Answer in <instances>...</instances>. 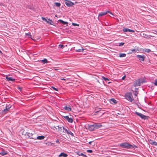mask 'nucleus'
Returning <instances> with one entry per match:
<instances>
[{"label": "nucleus", "mask_w": 157, "mask_h": 157, "mask_svg": "<svg viewBox=\"0 0 157 157\" xmlns=\"http://www.w3.org/2000/svg\"><path fill=\"white\" fill-rule=\"evenodd\" d=\"M47 20L48 19H46L45 18V19L44 20L46 22L47 21Z\"/></svg>", "instance_id": "a18cd8bd"}, {"label": "nucleus", "mask_w": 157, "mask_h": 157, "mask_svg": "<svg viewBox=\"0 0 157 157\" xmlns=\"http://www.w3.org/2000/svg\"><path fill=\"white\" fill-rule=\"evenodd\" d=\"M135 113L137 115L139 116L142 119H143L144 120H146V119H147V116L144 115V114H142V113H140L136 112H135Z\"/></svg>", "instance_id": "20e7f679"}, {"label": "nucleus", "mask_w": 157, "mask_h": 157, "mask_svg": "<svg viewBox=\"0 0 157 157\" xmlns=\"http://www.w3.org/2000/svg\"><path fill=\"white\" fill-rule=\"evenodd\" d=\"M125 75L122 78V80H124V78H125Z\"/></svg>", "instance_id": "37998d69"}, {"label": "nucleus", "mask_w": 157, "mask_h": 157, "mask_svg": "<svg viewBox=\"0 0 157 157\" xmlns=\"http://www.w3.org/2000/svg\"><path fill=\"white\" fill-rule=\"evenodd\" d=\"M64 47V46L62 44H59L58 45V48H63Z\"/></svg>", "instance_id": "2f4dec72"}, {"label": "nucleus", "mask_w": 157, "mask_h": 157, "mask_svg": "<svg viewBox=\"0 0 157 157\" xmlns=\"http://www.w3.org/2000/svg\"><path fill=\"white\" fill-rule=\"evenodd\" d=\"M57 127L58 128L59 130L60 131H61L63 130V127H59V126H58Z\"/></svg>", "instance_id": "c756f323"}, {"label": "nucleus", "mask_w": 157, "mask_h": 157, "mask_svg": "<svg viewBox=\"0 0 157 157\" xmlns=\"http://www.w3.org/2000/svg\"><path fill=\"white\" fill-rule=\"evenodd\" d=\"M72 25L74 26H78L79 25L75 23H72Z\"/></svg>", "instance_id": "ea45409f"}, {"label": "nucleus", "mask_w": 157, "mask_h": 157, "mask_svg": "<svg viewBox=\"0 0 157 157\" xmlns=\"http://www.w3.org/2000/svg\"><path fill=\"white\" fill-rule=\"evenodd\" d=\"M137 148V147L135 145H131V148Z\"/></svg>", "instance_id": "e433bc0d"}, {"label": "nucleus", "mask_w": 157, "mask_h": 157, "mask_svg": "<svg viewBox=\"0 0 157 157\" xmlns=\"http://www.w3.org/2000/svg\"><path fill=\"white\" fill-rule=\"evenodd\" d=\"M84 49H83V48L82 47H81V49H76L75 51L77 52H83L84 50Z\"/></svg>", "instance_id": "4be33fe9"}, {"label": "nucleus", "mask_w": 157, "mask_h": 157, "mask_svg": "<svg viewBox=\"0 0 157 157\" xmlns=\"http://www.w3.org/2000/svg\"><path fill=\"white\" fill-rule=\"evenodd\" d=\"M25 35L27 36H28V37L29 38H31V37L32 36V35L30 34V33H25Z\"/></svg>", "instance_id": "bb28decb"}, {"label": "nucleus", "mask_w": 157, "mask_h": 157, "mask_svg": "<svg viewBox=\"0 0 157 157\" xmlns=\"http://www.w3.org/2000/svg\"><path fill=\"white\" fill-rule=\"evenodd\" d=\"M93 124L94 130L98 129L102 127V125L100 123H94Z\"/></svg>", "instance_id": "0eeeda50"}, {"label": "nucleus", "mask_w": 157, "mask_h": 157, "mask_svg": "<svg viewBox=\"0 0 157 157\" xmlns=\"http://www.w3.org/2000/svg\"><path fill=\"white\" fill-rule=\"evenodd\" d=\"M134 51H135V50L134 49L132 50V52H133Z\"/></svg>", "instance_id": "49530a36"}, {"label": "nucleus", "mask_w": 157, "mask_h": 157, "mask_svg": "<svg viewBox=\"0 0 157 157\" xmlns=\"http://www.w3.org/2000/svg\"><path fill=\"white\" fill-rule=\"evenodd\" d=\"M59 157H67V155L66 153H65L63 152L61 153L59 155Z\"/></svg>", "instance_id": "f3484780"}, {"label": "nucleus", "mask_w": 157, "mask_h": 157, "mask_svg": "<svg viewBox=\"0 0 157 157\" xmlns=\"http://www.w3.org/2000/svg\"><path fill=\"white\" fill-rule=\"evenodd\" d=\"M134 94L136 96H137V94L136 93H135Z\"/></svg>", "instance_id": "8fccbe9b"}, {"label": "nucleus", "mask_w": 157, "mask_h": 157, "mask_svg": "<svg viewBox=\"0 0 157 157\" xmlns=\"http://www.w3.org/2000/svg\"><path fill=\"white\" fill-rule=\"evenodd\" d=\"M78 155L79 156H82L84 157H87V156L86 155L84 154H83L82 153H81L80 152H78Z\"/></svg>", "instance_id": "b1692460"}, {"label": "nucleus", "mask_w": 157, "mask_h": 157, "mask_svg": "<svg viewBox=\"0 0 157 157\" xmlns=\"http://www.w3.org/2000/svg\"><path fill=\"white\" fill-rule=\"evenodd\" d=\"M58 21H59L61 23H62L63 25H66L68 23L67 22H66V21H63V20H61V19L59 20Z\"/></svg>", "instance_id": "aec40b11"}, {"label": "nucleus", "mask_w": 157, "mask_h": 157, "mask_svg": "<svg viewBox=\"0 0 157 157\" xmlns=\"http://www.w3.org/2000/svg\"><path fill=\"white\" fill-rule=\"evenodd\" d=\"M110 102L111 103L116 104L117 103V101L114 98H111L110 99Z\"/></svg>", "instance_id": "6ab92c4d"}, {"label": "nucleus", "mask_w": 157, "mask_h": 157, "mask_svg": "<svg viewBox=\"0 0 157 157\" xmlns=\"http://www.w3.org/2000/svg\"><path fill=\"white\" fill-rule=\"evenodd\" d=\"M2 53V52L0 50V55Z\"/></svg>", "instance_id": "3c124183"}, {"label": "nucleus", "mask_w": 157, "mask_h": 157, "mask_svg": "<svg viewBox=\"0 0 157 157\" xmlns=\"http://www.w3.org/2000/svg\"><path fill=\"white\" fill-rule=\"evenodd\" d=\"M87 128L89 130L91 131H94V124H90L87 125Z\"/></svg>", "instance_id": "423d86ee"}, {"label": "nucleus", "mask_w": 157, "mask_h": 157, "mask_svg": "<svg viewBox=\"0 0 157 157\" xmlns=\"http://www.w3.org/2000/svg\"><path fill=\"white\" fill-rule=\"evenodd\" d=\"M120 146L122 148L126 149L131 148V145L127 142L121 143Z\"/></svg>", "instance_id": "f03ea898"}, {"label": "nucleus", "mask_w": 157, "mask_h": 157, "mask_svg": "<svg viewBox=\"0 0 157 157\" xmlns=\"http://www.w3.org/2000/svg\"><path fill=\"white\" fill-rule=\"evenodd\" d=\"M124 44V43H122V42L120 43H119V46H122Z\"/></svg>", "instance_id": "4c0bfd02"}, {"label": "nucleus", "mask_w": 157, "mask_h": 157, "mask_svg": "<svg viewBox=\"0 0 157 157\" xmlns=\"http://www.w3.org/2000/svg\"><path fill=\"white\" fill-rule=\"evenodd\" d=\"M151 142H150V144L152 145H154L155 146L157 145V143L155 141H153L151 140H150Z\"/></svg>", "instance_id": "a211bd4d"}, {"label": "nucleus", "mask_w": 157, "mask_h": 157, "mask_svg": "<svg viewBox=\"0 0 157 157\" xmlns=\"http://www.w3.org/2000/svg\"><path fill=\"white\" fill-rule=\"evenodd\" d=\"M56 142L57 143H58V144H59V140L57 139L56 141Z\"/></svg>", "instance_id": "79ce46f5"}, {"label": "nucleus", "mask_w": 157, "mask_h": 157, "mask_svg": "<svg viewBox=\"0 0 157 157\" xmlns=\"http://www.w3.org/2000/svg\"><path fill=\"white\" fill-rule=\"evenodd\" d=\"M123 30L124 32H130L134 33V31L133 30L127 28H124L123 29Z\"/></svg>", "instance_id": "f8f14e48"}, {"label": "nucleus", "mask_w": 157, "mask_h": 157, "mask_svg": "<svg viewBox=\"0 0 157 157\" xmlns=\"http://www.w3.org/2000/svg\"><path fill=\"white\" fill-rule=\"evenodd\" d=\"M102 78L105 81H106L107 80H109V79L108 78L105 77H102Z\"/></svg>", "instance_id": "473e14b6"}, {"label": "nucleus", "mask_w": 157, "mask_h": 157, "mask_svg": "<svg viewBox=\"0 0 157 157\" xmlns=\"http://www.w3.org/2000/svg\"><path fill=\"white\" fill-rule=\"evenodd\" d=\"M11 107V106L10 107H7V106H6V108L5 109H4L3 110V112H6L7 111H8L9 109L10 108V107Z\"/></svg>", "instance_id": "a878e982"}, {"label": "nucleus", "mask_w": 157, "mask_h": 157, "mask_svg": "<svg viewBox=\"0 0 157 157\" xmlns=\"http://www.w3.org/2000/svg\"><path fill=\"white\" fill-rule=\"evenodd\" d=\"M52 88L53 89H54V90H56V91H58V89L56 88H55V87H53V86H52Z\"/></svg>", "instance_id": "a19ab883"}, {"label": "nucleus", "mask_w": 157, "mask_h": 157, "mask_svg": "<svg viewBox=\"0 0 157 157\" xmlns=\"http://www.w3.org/2000/svg\"><path fill=\"white\" fill-rule=\"evenodd\" d=\"M154 81H155V82L154 83V85L155 86H157V78L155 79Z\"/></svg>", "instance_id": "f704fd0d"}, {"label": "nucleus", "mask_w": 157, "mask_h": 157, "mask_svg": "<svg viewBox=\"0 0 157 157\" xmlns=\"http://www.w3.org/2000/svg\"><path fill=\"white\" fill-rule=\"evenodd\" d=\"M41 18L43 20H44L45 19V18L43 17H42Z\"/></svg>", "instance_id": "de8ad7c7"}, {"label": "nucleus", "mask_w": 157, "mask_h": 157, "mask_svg": "<svg viewBox=\"0 0 157 157\" xmlns=\"http://www.w3.org/2000/svg\"><path fill=\"white\" fill-rule=\"evenodd\" d=\"M63 130H64L65 131V132H66L67 133V132L69 131V130H68L67 129L65 128L64 127H63Z\"/></svg>", "instance_id": "c9c22d12"}, {"label": "nucleus", "mask_w": 157, "mask_h": 157, "mask_svg": "<svg viewBox=\"0 0 157 157\" xmlns=\"http://www.w3.org/2000/svg\"><path fill=\"white\" fill-rule=\"evenodd\" d=\"M107 13H109L113 15V14L111 12L109 11H106L102 12L100 13L99 14L98 16L100 17V16H103V15H106V14H107Z\"/></svg>", "instance_id": "6e6552de"}, {"label": "nucleus", "mask_w": 157, "mask_h": 157, "mask_svg": "<svg viewBox=\"0 0 157 157\" xmlns=\"http://www.w3.org/2000/svg\"><path fill=\"white\" fill-rule=\"evenodd\" d=\"M67 134H70L72 136H74L73 133L70 131H69L67 132Z\"/></svg>", "instance_id": "c85d7f7f"}, {"label": "nucleus", "mask_w": 157, "mask_h": 157, "mask_svg": "<svg viewBox=\"0 0 157 157\" xmlns=\"http://www.w3.org/2000/svg\"><path fill=\"white\" fill-rule=\"evenodd\" d=\"M151 51V50L150 49H146L145 50V52H149Z\"/></svg>", "instance_id": "72a5a7b5"}, {"label": "nucleus", "mask_w": 157, "mask_h": 157, "mask_svg": "<svg viewBox=\"0 0 157 157\" xmlns=\"http://www.w3.org/2000/svg\"><path fill=\"white\" fill-rule=\"evenodd\" d=\"M153 33L154 34H156V33Z\"/></svg>", "instance_id": "864d4df0"}, {"label": "nucleus", "mask_w": 157, "mask_h": 157, "mask_svg": "<svg viewBox=\"0 0 157 157\" xmlns=\"http://www.w3.org/2000/svg\"><path fill=\"white\" fill-rule=\"evenodd\" d=\"M8 152L7 151L2 150L0 151V154L2 156H4L7 154Z\"/></svg>", "instance_id": "ddd939ff"}, {"label": "nucleus", "mask_w": 157, "mask_h": 157, "mask_svg": "<svg viewBox=\"0 0 157 157\" xmlns=\"http://www.w3.org/2000/svg\"><path fill=\"white\" fill-rule=\"evenodd\" d=\"M35 134L30 133L29 132H26L25 133V135H26L28 136V137L33 139L36 140V136H34Z\"/></svg>", "instance_id": "7ed1b4c3"}, {"label": "nucleus", "mask_w": 157, "mask_h": 157, "mask_svg": "<svg viewBox=\"0 0 157 157\" xmlns=\"http://www.w3.org/2000/svg\"><path fill=\"white\" fill-rule=\"evenodd\" d=\"M93 142V141H90V142H89V144H90L91 145V144Z\"/></svg>", "instance_id": "c03bdc74"}, {"label": "nucleus", "mask_w": 157, "mask_h": 157, "mask_svg": "<svg viewBox=\"0 0 157 157\" xmlns=\"http://www.w3.org/2000/svg\"><path fill=\"white\" fill-rule=\"evenodd\" d=\"M55 4L57 7H59L61 5L60 3L59 2H55Z\"/></svg>", "instance_id": "7c9ffc66"}, {"label": "nucleus", "mask_w": 157, "mask_h": 157, "mask_svg": "<svg viewBox=\"0 0 157 157\" xmlns=\"http://www.w3.org/2000/svg\"><path fill=\"white\" fill-rule=\"evenodd\" d=\"M63 109L68 111H71V109L70 107V106H69V105H68L67 106H65L63 107Z\"/></svg>", "instance_id": "2eb2a0df"}, {"label": "nucleus", "mask_w": 157, "mask_h": 157, "mask_svg": "<svg viewBox=\"0 0 157 157\" xmlns=\"http://www.w3.org/2000/svg\"><path fill=\"white\" fill-rule=\"evenodd\" d=\"M141 36L143 37L149 39H151V37H154V36L148 35L144 33H143L141 35Z\"/></svg>", "instance_id": "9d476101"}, {"label": "nucleus", "mask_w": 157, "mask_h": 157, "mask_svg": "<svg viewBox=\"0 0 157 157\" xmlns=\"http://www.w3.org/2000/svg\"><path fill=\"white\" fill-rule=\"evenodd\" d=\"M125 97L126 99L131 102H132L134 100L132 93L131 92H128L125 94Z\"/></svg>", "instance_id": "f257e3e1"}, {"label": "nucleus", "mask_w": 157, "mask_h": 157, "mask_svg": "<svg viewBox=\"0 0 157 157\" xmlns=\"http://www.w3.org/2000/svg\"><path fill=\"white\" fill-rule=\"evenodd\" d=\"M136 57L139 59L140 61L141 62L144 61V59L145 58V56L144 55H137Z\"/></svg>", "instance_id": "39448f33"}, {"label": "nucleus", "mask_w": 157, "mask_h": 157, "mask_svg": "<svg viewBox=\"0 0 157 157\" xmlns=\"http://www.w3.org/2000/svg\"><path fill=\"white\" fill-rule=\"evenodd\" d=\"M155 32L157 33V32L155 31Z\"/></svg>", "instance_id": "5fc2aeb1"}, {"label": "nucleus", "mask_w": 157, "mask_h": 157, "mask_svg": "<svg viewBox=\"0 0 157 157\" xmlns=\"http://www.w3.org/2000/svg\"><path fill=\"white\" fill-rule=\"evenodd\" d=\"M110 83V82H108V83Z\"/></svg>", "instance_id": "603ef678"}, {"label": "nucleus", "mask_w": 157, "mask_h": 157, "mask_svg": "<svg viewBox=\"0 0 157 157\" xmlns=\"http://www.w3.org/2000/svg\"><path fill=\"white\" fill-rule=\"evenodd\" d=\"M126 54L124 53H121L119 54L120 57H124L126 56Z\"/></svg>", "instance_id": "412c9836"}, {"label": "nucleus", "mask_w": 157, "mask_h": 157, "mask_svg": "<svg viewBox=\"0 0 157 157\" xmlns=\"http://www.w3.org/2000/svg\"><path fill=\"white\" fill-rule=\"evenodd\" d=\"M6 79L7 81H14L15 80V79L13 78L12 77H8V76L6 75Z\"/></svg>", "instance_id": "4468645a"}, {"label": "nucleus", "mask_w": 157, "mask_h": 157, "mask_svg": "<svg viewBox=\"0 0 157 157\" xmlns=\"http://www.w3.org/2000/svg\"><path fill=\"white\" fill-rule=\"evenodd\" d=\"M87 152L89 153H91L93 151L91 150H87Z\"/></svg>", "instance_id": "58836bf2"}, {"label": "nucleus", "mask_w": 157, "mask_h": 157, "mask_svg": "<svg viewBox=\"0 0 157 157\" xmlns=\"http://www.w3.org/2000/svg\"><path fill=\"white\" fill-rule=\"evenodd\" d=\"M65 3L67 6H71L74 5L73 2L68 0H65Z\"/></svg>", "instance_id": "1a4fd4ad"}, {"label": "nucleus", "mask_w": 157, "mask_h": 157, "mask_svg": "<svg viewBox=\"0 0 157 157\" xmlns=\"http://www.w3.org/2000/svg\"><path fill=\"white\" fill-rule=\"evenodd\" d=\"M46 22L50 25H53V24L52 23V20L50 19H48L47 21H46Z\"/></svg>", "instance_id": "5701e85b"}, {"label": "nucleus", "mask_w": 157, "mask_h": 157, "mask_svg": "<svg viewBox=\"0 0 157 157\" xmlns=\"http://www.w3.org/2000/svg\"><path fill=\"white\" fill-rule=\"evenodd\" d=\"M64 117L66 120L68 122L71 123H72L73 121V120L72 118H70L68 116H64Z\"/></svg>", "instance_id": "9b49d317"}, {"label": "nucleus", "mask_w": 157, "mask_h": 157, "mask_svg": "<svg viewBox=\"0 0 157 157\" xmlns=\"http://www.w3.org/2000/svg\"><path fill=\"white\" fill-rule=\"evenodd\" d=\"M45 138V136H39L37 137H36V140H43Z\"/></svg>", "instance_id": "dca6fc26"}, {"label": "nucleus", "mask_w": 157, "mask_h": 157, "mask_svg": "<svg viewBox=\"0 0 157 157\" xmlns=\"http://www.w3.org/2000/svg\"><path fill=\"white\" fill-rule=\"evenodd\" d=\"M61 80H65L66 79L64 78H62L61 79Z\"/></svg>", "instance_id": "09e8293b"}, {"label": "nucleus", "mask_w": 157, "mask_h": 157, "mask_svg": "<svg viewBox=\"0 0 157 157\" xmlns=\"http://www.w3.org/2000/svg\"><path fill=\"white\" fill-rule=\"evenodd\" d=\"M41 62L43 63H47L48 62V60L46 59H44L41 60Z\"/></svg>", "instance_id": "393cba45"}, {"label": "nucleus", "mask_w": 157, "mask_h": 157, "mask_svg": "<svg viewBox=\"0 0 157 157\" xmlns=\"http://www.w3.org/2000/svg\"><path fill=\"white\" fill-rule=\"evenodd\" d=\"M140 82L138 81H137L136 82V84L135 85L136 86H138L140 85Z\"/></svg>", "instance_id": "cd10ccee"}]
</instances>
